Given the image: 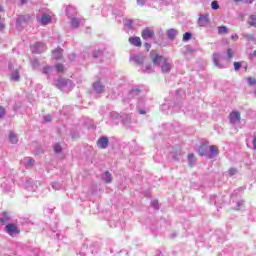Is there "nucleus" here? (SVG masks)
<instances>
[{
	"instance_id": "f257e3e1",
	"label": "nucleus",
	"mask_w": 256,
	"mask_h": 256,
	"mask_svg": "<svg viewBox=\"0 0 256 256\" xmlns=\"http://www.w3.org/2000/svg\"><path fill=\"white\" fill-rule=\"evenodd\" d=\"M150 55L152 57L153 63L161 67L162 73H169V71H171V64L167 62L166 58L159 55H156L155 57H153V55H155L154 51H152Z\"/></svg>"
},
{
	"instance_id": "f03ea898",
	"label": "nucleus",
	"mask_w": 256,
	"mask_h": 256,
	"mask_svg": "<svg viewBox=\"0 0 256 256\" xmlns=\"http://www.w3.org/2000/svg\"><path fill=\"white\" fill-rule=\"evenodd\" d=\"M31 51L32 53H43L44 51H47V46L42 42H38L31 46Z\"/></svg>"
},
{
	"instance_id": "7ed1b4c3",
	"label": "nucleus",
	"mask_w": 256,
	"mask_h": 256,
	"mask_svg": "<svg viewBox=\"0 0 256 256\" xmlns=\"http://www.w3.org/2000/svg\"><path fill=\"white\" fill-rule=\"evenodd\" d=\"M153 37H155V31L153 30V28L147 27L142 31V39H144L145 41L153 39Z\"/></svg>"
},
{
	"instance_id": "20e7f679",
	"label": "nucleus",
	"mask_w": 256,
	"mask_h": 256,
	"mask_svg": "<svg viewBox=\"0 0 256 256\" xmlns=\"http://www.w3.org/2000/svg\"><path fill=\"white\" fill-rule=\"evenodd\" d=\"M229 119H230V123H232V125H237V123H239V121H241V114L239 113V111H233L230 113Z\"/></svg>"
},
{
	"instance_id": "39448f33",
	"label": "nucleus",
	"mask_w": 256,
	"mask_h": 256,
	"mask_svg": "<svg viewBox=\"0 0 256 256\" xmlns=\"http://www.w3.org/2000/svg\"><path fill=\"white\" fill-rule=\"evenodd\" d=\"M6 232L13 237V235L19 234V228L15 224L6 225Z\"/></svg>"
},
{
	"instance_id": "423d86ee",
	"label": "nucleus",
	"mask_w": 256,
	"mask_h": 256,
	"mask_svg": "<svg viewBox=\"0 0 256 256\" xmlns=\"http://www.w3.org/2000/svg\"><path fill=\"white\" fill-rule=\"evenodd\" d=\"M51 19V15L48 14H43L42 17L37 16V21H39L41 25H49V23H51Z\"/></svg>"
},
{
	"instance_id": "0eeeda50",
	"label": "nucleus",
	"mask_w": 256,
	"mask_h": 256,
	"mask_svg": "<svg viewBox=\"0 0 256 256\" xmlns=\"http://www.w3.org/2000/svg\"><path fill=\"white\" fill-rule=\"evenodd\" d=\"M69 83H71V81L60 78L55 81V86L58 87V89H63V87H67Z\"/></svg>"
},
{
	"instance_id": "6e6552de",
	"label": "nucleus",
	"mask_w": 256,
	"mask_h": 256,
	"mask_svg": "<svg viewBox=\"0 0 256 256\" xmlns=\"http://www.w3.org/2000/svg\"><path fill=\"white\" fill-rule=\"evenodd\" d=\"M97 145L100 149H107V145H109V139L102 137L98 140Z\"/></svg>"
},
{
	"instance_id": "1a4fd4ad",
	"label": "nucleus",
	"mask_w": 256,
	"mask_h": 256,
	"mask_svg": "<svg viewBox=\"0 0 256 256\" xmlns=\"http://www.w3.org/2000/svg\"><path fill=\"white\" fill-rule=\"evenodd\" d=\"M198 25L200 27H206V25H209V18L207 16H200L198 19Z\"/></svg>"
},
{
	"instance_id": "9d476101",
	"label": "nucleus",
	"mask_w": 256,
	"mask_h": 256,
	"mask_svg": "<svg viewBox=\"0 0 256 256\" xmlns=\"http://www.w3.org/2000/svg\"><path fill=\"white\" fill-rule=\"evenodd\" d=\"M129 43H131V45H134V47H141V38L139 37L129 38Z\"/></svg>"
},
{
	"instance_id": "9b49d317",
	"label": "nucleus",
	"mask_w": 256,
	"mask_h": 256,
	"mask_svg": "<svg viewBox=\"0 0 256 256\" xmlns=\"http://www.w3.org/2000/svg\"><path fill=\"white\" fill-rule=\"evenodd\" d=\"M219 59H221V55L217 53L213 54L214 64L216 65V67H218V69H223V64L219 63Z\"/></svg>"
},
{
	"instance_id": "f8f14e48",
	"label": "nucleus",
	"mask_w": 256,
	"mask_h": 256,
	"mask_svg": "<svg viewBox=\"0 0 256 256\" xmlns=\"http://www.w3.org/2000/svg\"><path fill=\"white\" fill-rule=\"evenodd\" d=\"M52 57H54V59H61V57H63V49L58 48L56 50H53Z\"/></svg>"
},
{
	"instance_id": "ddd939ff",
	"label": "nucleus",
	"mask_w": 256,
	"mask_h": 256,
	"mask_svg": "<svg viewBox=\"0 0 256 256\" xmlns=\"http://www.w3.org/2000/svg\"><path fill=\"white\" fill-rule=\"evenodd\" d=\"M213 155H219V148L216 145L210 146V155L209 157H212Z\"/></svg>"
},
{
	"instance_id": "4468645a",
	"label": "nucleus",
	"mask_w": 256,
	"mask_h": 256,
	"mask_svg": "<svg viewBox=\"0 0 256 256\" xmlns=\"http://www.w3.org/2000/svg\"><path fill=\"white\" fill-rule=\"evenodd\" d=\"M9 219H10L9 214L4 212L2 214V217L0 218V222L2 223V225H5V223H9Z\"/></svg>"
},
{
	"instance_id": "2eb2a0df",
	"label": "nucleus",
	"mask_w": 256,
	"mask_h": 256,
	"mask_svg": "<svg viewBox=\"0 0 256 256\" xmlns=\"http://www.w3.org/2000/svg\"><path fill=\"white\" fill-rule=\"evenodd\" d=\"M79 25H81V20L77 19V18H73L71 20V27L73 29H77V27H79Z\"/></svg>"
},
{
	"instance_id": "dca6fc26",
	"label": "nucleus",
	"mask_w": 256,
	"mask_h": 256,
	"mask_svg": "<svg viewBox=\"0 0 256 256\" xmlns=\"http://www.w3.org/2000/svg\"><path fill=\"white\" fill-rule=\"evenodd\" d=\"M93 87L96 93H103V86H101V82L94 83Z\"/></svg>"
},
{
	"instance_id": "f3484780",
	"label": "nucleus",
	"mask_w": 256,
	"mask_h": 256,
	"mask_svg": "<svg viewBox=\"0 0 256 256\" xmlns=\"http://www.w3.org/2000/svg\"><path fill=\"white\" fill-rule=\"evenodd\" d=\"M35 163V160L31 159V158H25L23 164L25 165V167H33V164Z\"/></svg>"
},
{
	"instance_id": "a211bd4d",
	"label": "nucleus",
	"mask_w": 256,
	"mask_h": 256,
	"mask_svg": "<svg viewBox=\"0 0 256 256\" xmlns=\"http://www.w3.org/2000/svg\"><path fill=\"white\" fill-rule=\"evenodd\" d=\"M167 35H168V39H175L176 35H177V30L175 29H169L167 31Z\"/></svg>"
},
{
	"instance_id": "6ab92c4d",
	"label": "nucleus",
	"mask_w": 256,
	"mask_h": 256,
	"mask_svg": "<svg viewBox=\"0 0 256 256\" xmlns=\"http://www.w3.org/2000/svg\"><path fill=\"white\" fill-rule=\"evenodd\" d=\"M103 181H105L106 183H111V173L109 172H105L102 176Z\"/></svg>"
},
{
	"instance_id": "aec40b11",
	"label": "nucleus",
	"mask_w": 256,
	"mask_h": 256,
	"mask_svg": "<svg viewBox=\"0 0 256 256\" xmlns=\"http://www.w3.org/2000/svg\"><path fill=\"white\" fill-rule=\"evenodd\" d=\"M248 24H249L251 27H256V16H255V15H251V16L249 17Z\"/></svg>"
},
{
	"instance_id": "412c9836",
	"label": "nucleus",
	"mask_w": 256,
	"mask_h": 256,
	"mask_svg": "<svg viewBox=\"0 0 256 256\" xmlns=\"http://www.w3.org/2000/svg\"><path fill=\"white\" fill-rule=\"evenodd\" d=\"M9 141H10V143H17V141H19V139L17 138V135L15 133L10 132Z\"/></svg>"
},
{
	"instance_id": "4be33fe9",
	"label": "nucleus",
	"mask_w": 256,
	"mask_h": 256,
	"mask_svg": "<svg viewBox=\"0 0 256 256\" xmlns=\"http://www.w3.org/2000/svg\"><path fill=\"white\" fill-rule=\"evenodd\" d=\"M199 154L201 155V157H203L204 155H207V145L200 146Z\"/></svg>"
},
{
	"instance_id": "5701e85b",
	"label": "nucleus",
	"mask_w": 256,
	"mask_h": 256,
	"mask_svg": "<svg viewBox=\"0 0 256 256\" xmlns=\"http://www.w3.org/2000/svg\"><path fill=\"white\" fill-rule=\"evenodd\" d=\"M218 33H219L220 35H223V34H225V33H228L227 27H225V26H220V27H218Z\"/></svg>"
},
{
	"instance_id": "b1692460",
	"label": "nucleus",
	"mask_w": 256,
	"mask_h": 256,
	"mask_svg": "<svg viewBox=\"0 0 256 256\" xmlns=\"http://www.w3.org/2000/svg\"><path fill=\"white\" fill-rule=\"evenodd\" d=\"M11 79H12V81H19V71H15V72L11 75Z\"/></svg>"
},
{
	"instance_id": "393cba45",
	"label": "nucleus",
	"mask_w": 256,
	"mask_h": 256,
	"mask_svg": "<svg viewBox=\"0 0 256 256\" xmlns=\"http://www.w3.org/2000/svg\"><path fill=\"white\" fill-rule=\"evenodd\" d=\"M124 25H125V27H129V29H131V27L133 26V20L126 19L124 21Z\"/></svg>"
},
{
	"instance_id": "a878e982",
	"label": "nucleus",
	"mask_w": 256,
	"mask_h": 256,
	"mask_svg": "<svg viewBox=\"0 0 256 256\" xmlns=\"http://www.w3.org/2000/svg\"><path fill=\"white\" fill-rule=\"evenodd\" d=\"M144 73H153V68L151 67V65H147L145 66V68L143 69Z\"/></svg>"
},
{
	"instance_id": "bb28decb",
	"label": "nucleus",
	"mask_w": 256,
	"mask_h": 256,
	"mask_svg": "<svg viewBox=\"0 0 256 256\" xmlns=\"http://www.w3.org/2000/svg\"><path fill=\"white\" fill-rule=\"evenodd\" d=\"M188 160H189V165H193V163H195V155L189 154Z\"/></svg>"
},
{
	"instance_id": "cd10ccee",
	"label": "nucleus",
	"mask_w": 256,
	"mask_h": 256,
	"mask_svg": "<svg viewBox=\"0 0 256 256\" xmlns=\"http://www.w3.org/2000/svg\"><path fill=\"white\" fill-rule=\"evenodd\" d=\"M55 68L58 73H63V65L62 64H56Z\"/></svg>"
},
{
	"instance_id": "c85d7f7f",
	"label": "nucleus",
	"mask_w": 256,
	"mask_h": 256,
	"mask_svg": "<svg viewBox=\"0 0 256 256\" xmlns=\"http://www.w3.org/2000/svg\"><path fill=\"white\" fill-rule=\"evenodd\" d=\"M211 7H212V9L217 10V9H219V3L217 1H213L211 3Z\"/></svg>"
},
{
	"instance_id": "c756f323",
	"label": "nucleus",
	"mask_w": 256,
	"mask_h": 256,
	"mask_svg": "<svg viewBox=\"0 0 256 256\" xmlns=\"http://www.w3.org/2000/svg\"><path fill=\"white\" fill-rule=\"evenodd\" d=\"M66 13H67V15H69V13H72V15H75V8H73V7H68V8L66 9Z\"/></svg>"
},
{
	"instance_id": "7c9ffc66",
	"label": "nucleus",
	"mask_w": 256,
	"mask_h": 256,
	"mask_svg": "<svg viewBox=\"0 0 256 256\" xmlns=\"http://www.w3.org/2000/svg\"><path fill=\"white\" fill-rule=\"evenodd\" d=\"M191 39V33L186 32L183 36V41H189Z\"/></svg>"
},
{
	"instance_id": "2f4dec72",
	"label": "nucleus",
	"mask_w": 256,
	"mask_h": 256,
	"mask_svg": "<svg viewBox=\"0 0 256 256\" xmlns=\"http://www.w3.org/2000/svg\"><path fill=\"white\" fill-rule=\"evenodd\" d=\"M54 151H55V153H61V146L59 144H55Z\"/></svg>"
},
{
	"instance_id": "473e14b6",
	"label": "nucleus",
	"mask_w": 256,
	"mask_h": 256,
	"mask_svg": "<svg viewBox=\"0 0 256 256\" xmlns=\"http://www.w3.org/2000/svg\"><path fill=\"white\" fill-rule=\"evenodd\" d=\"M151 205L154 207V209H159V202L157 200H153Z\"/></svg>"
},
{
	"instance_id": "72a5a7b5",
	"label": "nucleus",
	"mask_w": 256,
	"mask_h": 256,
	"mask_svg": "<svg viewBox=\"0 0 256 256\" xmlns=\"http://www.w3.org/2000/svg\"><path fill=\"white\" fill-rule=\"evenodd\" d=\"M234 69H235V71H239L241 69V63L234 62Z\"/></svg>"
},
{
	"instance_id": "f704fd0d",
	"label": "nucleus",
	"mask_w": 256,
	"mask_h": 256,
	"mask_svg": "<svg viewBox=\"0 0 256 256\" xmlns=\"http://www.w3.org/2000/svg\"><path fill=\"white\" fill-rule=\"evenodd\" d=\"M227 57H228L229 59H232V58H233V50H232V49H228V51H227Z\"/></svg>"
},
{
	"instance_id": "c9c22d12",
	"label": "nucleus",
	"mask_w": 256,
	"mask_h": 256,
	"mask_svg": "<svg viewBox=\"0 0 256 256\" xmlns=\"http://www.w3.org/2000/svg\"><path fill=\"white\" fill-rule=\"evenodd\" d=\"M5 116V108L0 106V118Z\"/></svg>"
},
{
	"instance_id": "e433bc0d",
	"label": "nucleus",
	"mask_w": 256,
	"mask_h": 256,
	"mask_svg": "<svg viewBox=\"0 0 256 256\" xmlns=\"http://www.w3.org/2000/svg\"><path fill=\"white\" fill-rule=\"evenodd\" d=\"M248 83H249V85H255V83H256V80H255V78H248Z\"/></svg>"
},
{
	"instance_id": "4c0bfd02",
	"label": "nucleus",
	"mask_w": 256,
	"mask_h": 256,
	"mask_svg": "<svg viewBox=\"0 0 256 256\" xmlns=\"http://www.w3.org/2000/svg\"><path fill=\"white\" fill-rule=\"evenodd\" d=\"M49 71H51V67L47 66L43 68V73L47 74Z\"/></svg>"
},
{
	"instance_id": "58836bf2",
	"label": "nucleus",
	"mask_w": 256,
	"mask_h": 256,
	"mask_svg": "<svg viewBox=\"0 0 256 256\" xmlns=\"http://www.w3.org/2000/svg\"><path fill=\"white\" fill-rule=\"evenodd\" d=\"M44 121L49 123V121H51V115L44 116Z\"/></svg>"
},
{
	"instance_id": "ea45409f",
	"label": "nucleus",
	"mask_w": 256,
	"mask_h": 256,
	"mask_svg": "<svg viewBox=\"0 0 256 256\" xmlns=\"http://www.w3.org/2000/svg\"><path fill=\"white\" fill-rule=\"evenodd\" d=\"M229 173H230V175H235V173H237V169L231 168V169L229 170Z\"/></svg>"
},
{
	"instance_id": "a19ab883",
	"label": "nucleus",
	"mask_w": 256,
	"mask_h": 256,
	"mask_svg": "<svg viewBox=\"0 0 256 256\" xmlns=\"http://www.w3.org/2000/svg\"><path fill=\"white\" fill-rule=\"evenodd\" d=\"M144 45H145V47H146L147 51H149V49H151V44H149V43H145Z\"/></svg>"
},
{
	"instance_id": "79ce46f5",
	"label": "nucleus",
	"mask_w": 256,
	"mask_h": 256,
	"mask_svg": "<svg viewBox=\"0 0 256 256\" xmlns=\"http://www.w3.org/2000/svg\"><path fill=\"white\" fill-rule=\"evenodd\" d=\"M52 187H53V189H59V184L53 183V184H52Z\"/></svg>"
},
{
	"instance_id": "37998d69",
	"label": "nucleus",
	"mask_w": 256,
	"mask_h": 256,
	"mask_svg": "<svg viewBox=\"0 0 256 256\" xmlns=\"http://www.w3.org/2000/svg\"><path fill=\"white\" fill-rule=\"evenodd\" d=\"M252 145H253V149H256V138L253 139Z\"/></svg>"
},
{
	"instance_id": "c03bdc74",
	"label": "nucleus",
	"mask_w": 256,
	"mask_h": 256,
	"mask_svg": "<svg viewBox=\"0 0 256 256\" xmlns=\"http://www.w3.org/2000/svg\"><path fill=\"white\" fill-rule=\"evenodd\" d=\"M231 39H239V36L237 34H232Z\"/></svg>"
},
{
	"instance_id": "a18cd8bd",
	"label": "nucleus",
	"mask_w": 256,
	"mask_h": 256,
	"mask_svg": "<svg viewBox=\"0 0 256 256\" xmlns=\"http://www.w3.org/2000/svg\"><path fill=\"white\" fill-rule=\"evenodd\" d=\"M101 55H103V52L98 51V55H94V57H101Z\"/></svg>"
},
{
	"instance_id": "49530a36",
	"label": "nucleus",
	"mask_w": 256,
	"mask_h": 256,
	"mask_svg": "<svg viewBox=\"0 0 256 256\" xmlns=\"http://www.w3.org/2000/svg\"><path fill=\"white\" fill-rule=\"evenodd\" d=\"M136 63H143V60H139V58H135Z\"/></svg>"
},
{
	"instance_id": "de8ad7c7",
	"label": "nucleus",
	"mask_w": 256,
	"mask_h": 256,
	"mask_svg": "<svg viewBox=\"0 0 256 256\" xmlns=\"http://www.w3.org/2000/svg\"><path fill=\"white\" fill-rule=\"evenodd\" d=\"M244 3H249V4H251V3H253V0H244Z\"/></svg>"
},
{
	"instance_id": "09e8293b",
	"label": "nucleus",
	"mask_w": 256,
	"mask_h": 256,
	"mask_svg": "<svg viewBox=\"0 0 256 256\" xmlns=\"http://www.w3.org/2000/svg\"><path fill=\"white\" fill-rule=\"evenodd\" d=\"M139 90L135 89V90H132L131 94L133 95V93H138Z\"/></svg>"
},
{
	"instance_id": "8fccbe9b",
	"label": "nucleus",
	"mask_w": 256,
	"mask_h": 256,
	"mask_svg": "<svg viewBox=\"0 0 256 256\" xmlns=\"http://www.w3.org/2000/svg\"><path fill=\"white\" fill-rule=\"evenodd\" d=\"M138 5H143V2L141 0H137Z\"/></svg>"
},
{
	"instance_id": "3c124183",
	"label": "nucleus",
	"mask_w": 256,
	"mask_h": 256,
	"mask_svg": "<svg viewBox=\"0 0 256 256\" xmlns=\"http://www.w3.org/2000/svg\"><path fill=\"white\" fill-rule=\"evenodd\" d=\"M140 115H145V111L140 110Z\"/></svg>"
},
{
	"instance_id": "603ef678",
	"label": "nucleus",
	"mask_w": 256,
	"mask_h": 256,
	"mask_svg": "<svg viewBox=\"0 0 256 256\" xmlns=\"http://www.w3.org/2000/svg\"><path fill=\"white\" fill-rule=\"evenodd\" d=\"M22 1V4L26 2V0H21Z\"/></svg>"
},
{
	"instance_id": "864d4df0",
	"label": "nucleus",
	"mask_w": 256,
	"mask_h": 256,
	"mask_svg": "<svg viewBox=\"0 0 256 256\" xmlns=\"http://www.w3.org/2000/svg\"><path fill=\"white\" fill-rule=\"evenodd\" d=\"M0 11H3V8L0 6Z\"/></svg>"
},
{
	"instance_id": "5fc2aeb1",
	"label": "nucleus",
	"mask_w": 256,
	"mask_h": 256,
	"mask_svg": "<svg viewBox=\"0 0 256 256\" xmlns=\"http://www.w3.org/2000/svg\"><path fill=\"white\" fill-rule=\"evenodd\" d=\"M33 67H35V63H32Z\"/></svg>"
},
{
	"instance_id": "6e6d98bb",
	"label": "nucleus",
	"mask_w": 256,
	"mask_h": 256,
	"mask_svg": "<svg viewBox=\"0 0 256 256\" xmlns=\"http://www.w3.org/2000/svg\"><path fill=\"white\" fill-rule=\"evenodd\" d=\"M235 1H239V0H235Z\"/></svg>"
}]
</instances>
